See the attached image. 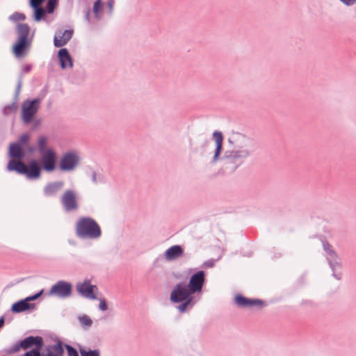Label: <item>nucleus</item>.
<instances>
[{
  "label": "nucleus",
  "mask_w": 356,
  "mask_h": 356,
  "mask_svg": "<svg viewBox=\"0 0 356 356\" xmlns=\"http://www.w3.org/2000/svg\"><path fill=\"white\" fill-rule=\"evenodd\" d=\"M76 234L80 238H97L102 234L97 222L89 217L80 218L76 224Z\"/></svg>",
  "instance_id": "f257e3e1"
},
{
  "label": "nucleus",
  "mask_w": 356,
  "mask_h": 356,
  "mask_svg": "<svg viewBox=\"0 0 356 356\" xmlns=\"http://www.w3.org/2000/svg\"><path fill=\"white\" fill-rule=\"evenodd\" d=\"M7 169L9 171H16L19 174L26 175L29 179H38L40 176V168L35 161H33L27 166L20 161L10 160Z\"/></svg>",
  "instance_id": "f03ea898"
},
{
  "label": "nucleus",
  "mask_w": 356,
  "mask_h": 356,
  "mask_svg": "<svg viewBox=\"0 0 356 356\" xmlns=\"http://www.w3.org/2000/svg\"><path fill=\"white\" fill-rule=\"evenodd\" d=\"M192 294L193 293L191 292L187 285L184 283H179L171 291L170 300L173 302H181L188 300H193Z\"/></svg>",
  "instance_id": "7ed1b4c3"
},
{
  "label": "nucleus",
  "mask_w": 356,
  "mask_h": 356,
  "mask_svg": "<svg viewBox=\"0 0 356 356\" xmlns=\"http://www.w3.org/2000/svg\"><path fill=\"white\" fill-rule=\"evenodd\" d=\"M40 105L39 99L26 101L22 106V117L25 123H29L37 113Z\"/></svg>",
  "instance_id": "20e7f679"
},
{
  "label": "nucleus",
  "mask_w": 356,
  "mask_h": 356,
  "mask_svg": "<svg viewBox=\"0 0 356 356\" xmlns=\"http://www.w3.org/2000/svg\"><path fill=\"white\" fill-rule=\"evenodd\" d=\"M72 286L65 281H58L54 284L49 291V296H55L65 298L69 297L72 293Z\"/></svg>",
  "instance_id": "39448f33"
},
{
  "label": "nucleus",
  "mask_w": 356,
  "mask_h": 356,
  "mask_svg": "<svg viewBox=\"0 0 356 356\" xmlns=\"http://www.w3.org/2000/svg\"><path fill=\"white\" fill-rule=\"evenodd\" d=\"M40 163L42 169L47 172L54 171L56 168L57 160L56 151L54 149H49L44 152L40 153Z\"/></svg>",
  "instance_id": "423d86ee"
},
{
  "label": "nucleus",
  "mask_w": 356,
  "mask_h": 356,
  "mask_svg": "<svg viewBox=\"0 0 356 356\" xmlns=\"http://www.w3.org/2000/svg\"><path fill=\"white\" fill-rule=\"evenodd\" d=\"M60 202L66 211H75L79 208L76 194L72 190L65 191L60 197Z\"/></svg>",
  "instance_id": "0eeeda50"
},
{
  "label": "nucleus",
  "mask_w": 356,
  "mask_h": 356,
  "mask_svg": "<svg viewBox=\"0 0 356 356\" xmlns=\"http://www.w3.org/2000/svg\"><path fill=\"white\" fill-rule=\"evenodd\" d=\"M43 344L42 339L40 337H29L22 340L20 343L15 344L12 349L13 353L18 352L21 348L29 349L33 346L41 348Z\"/></svg>",
  "instance_id": "6e6552de"
},
{
  "label": "nucleus",
  "mask_w": 356,
  "mask_h": 356,
  "mask_svg": "<svg viewBox=\"0 0 356 356\" xmlns=\"http://www.w3.org/2000/svg\"><path fill=\"white\" fill-rule=\"evenodd\" d=\"M42 292L43 290L40 291L39 293H36L34 296L27 297L24 300H22L14 303L11 307L12 312L14 313H20L26 310H28L30 308H33V305L29 304V301L37 299L42 295Z\"/></svg>",
  "instance_id": "1a4fd4ad"
},
{
  "label": "nucleus",
  "mask_w": 356,
  "mask_h": 356,
  "mask_svg": "<svg viewBox=\"0 0 356 356\" xmlns=\"http://www.w3.org/2000/svg\"><path fill=\"white\" fill-rule=\"evenodd\" d=\"M204 273L202 270L198 271L192 275L187 286L191 292L193 293L201 292L204 282Z\"/></svg>",
  "instance_id": "9d476101"
},
{
  "label": "nucleus",
  "mask_w": 356,
  "mask_h": 356,
  "mask_svg": "<svg viewBox=\"0 0 356 356\" xmlns=\"http://www.w3.org/2000/svg\"><path fill=\"white\" fill-rule=\"evenodd\" d=\"M76 290L81 295L86 298L96 299L95 292L97 290V288L96 286L90 284L87 281L78 284L76 285Z\"/></svg>",
  "instance_id": "9b49d317"
},
{
  "label": "nucleus",
  "mask_w": 356,
  "mask_h": 356,
  "mask_svg": "<svg viewBox=\"0 0 356 356\" xmlns=\"http://www.w3.org/2000/svg\"><path fill=\"white\" fill-rule=\"evenodd\" d=\"M78 162L77 156L72 153L65 154L60 160V168L63 171L72 170Z\"/></svg>",
  "instance_id": "f8f14e48"
},
{
  "label": "nucleus",
  "mask_w": 356,
  "mask_h": 356,
  "mask_svg": "<svg viewBox=\"0 0 356 356\" xmlns=\"http://www.w3.org/2000/svg\"><path fill=\"white\" fill-rule=\"evenodd\" d=\"M31 43L28 40L17 39L13 47V53L17 58H21L24 56L25 51L29 48Z\"/></svg>",
  "instance_id": "ddd939ff"
},
{
  "label": "nucleus",
  "mask_w": 356,
  "mask_h": 356,
  "mask_svg": "<svg viewBox=\"0 0 356 356\" xmlns=\"http://www.w3.org/2000/svg\"><path fill=\"white\" fill-rule=\"evenodd\" d=\"M184 254V249L181 246L175 245H172L165 252L164 256L166 260L172 261L175 260Z\"/></svg>",
  "instance_id": "4468645a"
},
{
  "label": "nucleus",
  "mask_w": 356,
  "mask_h": 356,
  "mask_svg": "<svg viewBox=\"0 0 356 356\" xmlns=\"http://www.w3.org/2000/svg\"><path fill=\"white\" fill-rule=\"evenodd\" d=\"M72 31L65 30L64 31H58L54 37V45L57 47L64 46L71 38Z\"/></svg>",
  "instance_id": "2eb2a0df"
},
{
  "label": "nucleus",
  "mask_w": 356,
  "mask_h": 356,
  "mask_svg": "<svg viewBox=\"0 0 356 356\" xmlns=\"http://www.w3.org/2000/svg\"><path fill=\"white\" fill-rule=\"evenodd\" d=\"M9 154L13 159H21L24 157L25 152L21 144L14 143L10 145Z\"/></svg>",
  "instance_id": "dca6fc26"
},
{
  "label": "nucleus",
  "mask_w": 356,
  "mask_h": 356,
  "mask_svg": "<svg viewBox=\"0 0 356 356\" xmlns=\"http://www.w3.org/2000/svg\"><path fill=\"white\" fill-rule=\"evenodd\" d=\"M235 302L241 307H252L262 303L261 300L249 299L241 295L235 297Z\"/></svg>",
  "instance_id": "f3484780"
},
{
  "label": "nucleus",
  "mask_w": 356,
  "mask_h": 356,
  "mask_svg": "<svg viewBox=\"0 0 356 356\" xmlns=\"http://www.w3.org/2000/svg\"><path fill=\"white\" fill-rule=\"evenodd\" d=\"M58 57L63 69L72 67V60L67 49H61L58 51Z\"/></svg>",
  "instance_id": "a211bd4d"
},
{
  "label": "nucleus",
  "mask_w": 356,
  "mask_h": 356,
  "mask_svg": "<svg viewBox=\"0 0 356 356\" xmlns=\"http://www.w3.org/2000/svg\"><path fill=\"white\" fill-rule=\"evenodd\" d=\"M63 186L61 181H56L48 184L44 188V193L46 196L50 197L57 194Z\"/></svg>",
  "instance_id": "6ab92c4d"
},
{
  "label": "nucleus",
  "mask_w": 356,
  "mask_h": 356,
  "mask_svg": "<svg viewBox=\"0 0 356 356\" xmlns=\"http://www.w3.org/2000/svg\"><path fill=\"white\" fill-rule=\"evenodd\" d=\"M213 138L216 142V152L213 156V160L216 161L222 147V142H223V136L222 134L220 131H215L213 134Z\"/></svg>",
  "instance_id": "aec40b11"
},
{
  "label": "nucleus",
  "mask_w": 356,
  "mask_h": 356,
  "mask_svg": "<svg viewBox=\"0 0 356 356\" xmlns=\"http://www.w3.org/2000/svg\"><path fill=\"white\" fill-rule=\"evenodd\" d=\"M47 351V354L43 356H62L63 354V348L60 342L49 346Z\"/></svg>",
  "instance_id": "412c9836"
},
{
  "label": "nucleus",
  "mask_w": 356,
  "mask_h": 356,
  "mask_svg": "<svg viewBox=\"0 0 356 356\" xmlns=\"http://www.w3.org/2000/svg\"><path fill=\"white\" fill-rule=\"evenodd\" d=\"M17 39L28 40L30 33V27L26 24H18L17 26Z\"/></svg>",
  "instance_id": "4be33fe9"
},
{
  "label": "nucleus",
  "mask_w": 356,
  "mask_h": 356,
  "mask_svg": "<svg viewBox=\"0 0 356 356\" xmlns=\"http://www.w3.org/2000/svg\"><path fill=\"white\" fill-rule=\"evenodd\" d=\"M31 139V135L29 134H23L19 139L18 144H21L24 148L26 147L27 152L30 154L35 152V147L31 145H28L29 142Z\"/></svg>",
  "instance_id": "5701e85b"
},
{
  "label": "nucleus",
  "mask_w": 356,
  "mask_h": 356,
  "mask_svg": "<svg viewBox=\"0 0 356 356\" xmlns=\"http://www.w3.org/2000/svg\"><path fill=\"white\" fill-rule=\"evenodd\" d=\"M37 145L40 154L47 150L52 149V148L48 147V138L44 136H40L38 138Z\"/></svg>",
  "instance_id": "b1692460"
},
{
  "label": "nucleus",
  "mask_w": 356,
  "mask_h": 356,
  "mask_svg": "<svg viewBox=\"0 0 356 356\" xmlns=\"http://www.w3.org/2000/svg\"><path fill=\"white\" fill-rule=\"evenodd\" d=\"M104 4L102 0H96L93 6V13L97 19L102 17L103 13Z\"/></svg>",
  "instance_id": "393cba45"
},
{
  "label": "nucleus",
  "mask_w": 356,
  "mask_h": 356,
  "mask_svg": "<svg viewBox=\"0 0 356 356\" xmlns=\"http://www.w3.org/2000/svg\"><path fill=\"white\" fill-rule=\"evenodd\" d=\"M34 10L33 17L36 22H39L42 19L45 15V10L40 6L36 7H32Z\"/></svg>",
  "instance_id": "a878e982"
},
{
  "label": "nucleus",
  "mask_w": 356,
  "mask_h": 356,
  "mask_svg": "<svg viewBox=\"0 0 356 356\" xmlns=\"http://www.w3.org/2000/svg\"><path fill=\"white\" fill-rule=\"evenodd\" d=\"M81 356H100V353L98 350H90L86 348L81 347L79 348Z\"/></svg>",
  "instance_id": "bb28decb"
},
{
  "label": "nucleus",
  "mask_w": 356,
  "mask_h": 356,
  "mask_svg": "<svg viewBox=\"0 0 356 356\" xmlns=\"http://www.w3.org/2000/svg\"><path fill=\"white\" fill-rule=\"evenodd\" d=\"M10 20L13 22H19V21H24L26 19V16L24 13H14L13 15H11L9 17Z\"/></svg>",
  "instance_id": "cd10ccee"
},
{
  "label": "nucleus",
  "mask_w": 356,
  "mask_h": 356,
  "mask_svg": "<svg viewBox=\"0 0 356 356\" xmlns=\"http://www.w3.org/2000/svg\"><path fill=\"white\" fill-rule=\"evenodd\" d=\"M79 321L84 327H90L92 325V320L88 316L83 315L79 317Z\"/></svg>",
  "instance_id": "c85d7f7f"
},
{
  "label": "nucleus",
  "mask_w": 356,
  "mask_h": 356,
  "mask_svg": "<svg viewBox=\"0 0 356 356\" xmlns=\"http://www.w3.org/2000/svg\"><path fill=\"white\" fill-rule=\"evenodd\" d=\"M65 348L68 356H79L77 350L70 345H65Z\"/></svg>",
  "instance_id": "c756f323"
},
{
  "label": "nucleus",
  "mask_w": 356,
  "mask_h": 356,
  "mask_svg": "<svg viewBox=\"0 0 356 356\" xmlns=\"http://www.w3.org/2000/svg\"><path fill=\"white\" fill-rule=\"evenodd\" d=\"M56 0H49L48 2H47V12L49 13H53L54 8H55V6H56Z\"/></svg>",
  "instance_id": "7c9ffc66"
},
{
  "label": "nucleus",
  "mask_w": 356,
  "mask_h": 356,
  "mask_svg": "<svg viewBox=\"0 0 356 356\" xmlns=\"http://www.w3.org/2000/svg\"><path fill=\"white\" fill-rule=\"evenodd\" d=\"M184 303L181 304L177 307V309L181 312H184L186 309V307L191 303V300H184Z\"/></svg>",
  "instance_id": "2f4dec72"
},
{
  "label": "nucleus",
  "mask_w": 356,
  "mask_h": 356,
  "mask_svg": "<svg viewBox=\"0 0 356 356\" xmlns=\"http://www.w3.org/2000/svg\"><path fill=\"white\" fill-rule=\"evenodd\" d=\"M114 4H115L114 0H108V1L107 6H108L109 14H112V13L113 11V8H114Z\"/></svg>",
  "instance_id": "473e14b6"
},
{
  "label": "nucleus",
  "mask_w": 356,
  "mask_h": 356,
  "mask_svg": "<svg viewBox=\"0 0 356 356\" xmlns=\"http://www.w3.org/2000/svg\"><path fill=\"white\" fill-rule=\"evenodd\" d=\"M44 1V0H30V5L31 7H36L38 6H41Z\"/></svg>",
  "instance_id": "72a5a7b5"
},
{
  "label": "nucleus",
  "mask_w": 356,
  "mask_h": 356,
  "mask_svg": "<svg viewBox=\"0 0 356 356\" xmlns=\"http://www.w3.org/2000/svg\"><path fill=\"white\" fill-rule=\"evenodd\" d=\"M99 309H101L102 311H106L107 309V305H106V302L105 301V300H100V302H99Z\"/></svg>",
  "instance_id": "f704fd0d"
},
{
  "label": "nucleus",
  "mask_w": 356,
  "mask_h": 356,
  "mask_svg": "<svg viewBox=\"0 0 356 356\" xmlns=\"http://www.w3.org/2000/svg\"><path fill=\"white\" fill-rule=\"evenodd\" d=\"M238 153L239 154L238 156L240 157H247L250 155V152L247 149L238 152Z\"/></svg>",
  "instance_id": "c9c22d12"
},
{
  "label": "nucleus",
  "mask_w": 356,
  "mask_h": 356,
  "mask_svg": "<svg viewBox=\"0 0 356 356\" xmlns=\"http://www.w3.org/2000/svg\"><path fill=\"white\" fill-rule=\"evenodd\" d=\"M340 1L346 6H352L356 2V0H340Z\"/></svg>",
  "instance_id": "e433bc0d"
},
{
  "label": "nucleus",
  "mask_w": 356,
  "mask_h": 356,
  "mask_svg": "<svg viewBox=\"0 0 356 356\" xmlns=\"http://www.w3.org/2000/svg\"><path fill=\"white\" fill-rule=\"evenodd\" d=\"M4 319L3 318H0V328L3 326Z\"/></svg>",
  "instance_id": "4c0bfd02"
}]
</instances>
